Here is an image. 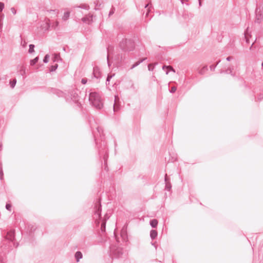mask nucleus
I'll list each match as a JSON object with an SVG mask.
<instances>
[{
  "instance_id": "f257e3e1",
  "label": "nucleus",
  "mask_w": 263,
  "mask_h": 263,
  "mask_svg": "<svg viewBox=\"0 0 263 263\" xmlns=\"http://www.w3.org/2000/svg\"><path fill=\"white\" fill-rule=\"evenodd\" d=\"M89 101L96 109H101L103 106V100L100 94L96 92L89 93Z\"/></svg>"
},
{
  "instance_id": "f03ea898",
  "label": "nucleus",
  "mask_w": 263,
  "mask_h": 263,
  "mask_svg": "<svg viewBox=\"0 0 263 263\" xmlns=\"http://www.w3.org/2000/svg\"><path fill=\"white\" fill-rule=\"evenodd\" d=\"M121 49L125 51H132L135 48L134 42L130 39H124L119 44Z\"/></svg>"
},
{
  "instance_id": "7ed1b4c3",
  "label": "nucleus",
  "mask_w": 263,
  "mask_h": 263,
  "mask_svg": "<svg viewBox=\"0 0 263 263\" xmlns=\"http://www.w3.org/2000/svg\"><path fill=\"white\" fill-rule=\"evenodd\" d=\"M256 17L255 22L260 23L263 18V8L261 10L260 9H256Z\"/></svg>"
},
{
  "instance_id": "20e7f679",
  "label": "nucleus",
  "mask_w": 263,
  "mask_h": 263,
  "mask_svg": "<svg viewBox=\"0 0 263 263\" xmlns=\"http://www.w3.org/2000/svg\"><path fill=\"white\" fill-rule=\"evenodd\" d=\"M6 238L10 241H13L14 239V231L11 230L7 232L6 236Z\"/></svg>"
},
{
  "instance_id": "39448f33",
  "label": "nucleus",
  "mask_w": 263,
  "mask_h": 263,
  "mask_svg": "<svg viewBox=\"0 0 263 263\" xmlns=\"http://www.w3.org/2000/svg\"><path fill=\"white\" fill-rule=\"evenodd\" d=\"M94 77L97 79H99L101 77V74L99 71V69L97 67L93 68V72Z\"/></svg>"
},
{
  "instance_id": "423d86ee",
  "label": "nucleus",
  "mask_w": 263,
  "mask_h": 263,
  "mask_svg": "<svg viewBox=\"0 0 263 263\" xmlns=\"http://www.w3.org/2000/svg\"><path fill=\"white\" fill-rule=\"evenodd\" d=\"M74 257L76 258V261L78 262L80 259H81L83 257L82 253L80 251H77L75 253Z\"/></svg>"
},
{
  "instance_id": "0eeeda50",
  "label": "nucleus",
  "mask_w": 263,
  "mask_h": 263,
  "mask_svg": "<svg viewBox=\"0 0 263 263\" xmlns=\"http://www.w3.org/2000/svg\"><path fill=\"white\" fill-rule=\"evenodd\" d=\"M158 235L157 231L155 230H152L150 232V237L152 238V239H155Z\"/></svg>"
},
{
  "instance_id": "6e6552de",
  "label": "nucleus",
  "mask_w": 263,
  "mask_h": 263,
  "mask_svg": "<svg viewBox=\"0 0 263 263\" xmlns=\"http://www.w3.org/2000/svg\"><path fill=\"white\" fill-rule=\"evenodd\" d=\"M208 70V68L207 67V66H203L202 68H201L200 70H199L198 71V73L200 74H204Z\"/></svg>"
},
{
  "instance_id": "1a4fd4ad",
  "label": "nucleus",
  "mask_w": 263,
  "mask_h": 263,
  "mask_svg": "<svg viewBox=\"0 0 263 263\" xmlns=\"http://www.w3.org/2000/svg\"><path fill=\"white\" fill-rule=\"evenodd\" d=\"M158 220L156 219H152L150 221V224L152 228H156L158 225Z\"/></svg>"
},
{
  "instance_id": "9d476101",
  "label": "nucleus",
  "mask_w": 263,
  "mask_h": 263,
  "mask_svg": "<svg viewBox=\"0 0 263 263\" xmlns=\"http://www.w3.org/2000/svg\"><path fill=\"white\" fill-rule=\"evenodd\" d=\"M165 181L166 182L165 189L168 191H170V189H171L172 186L171 183L167 182V174H166L165 176Z\"/></svg>"
},
{
  "instance_id": "9b49d317",
  "label": "nucleus",
  "mask_w": 263,
  "mask_h": 263,
  "mask_svg": "<svg viewBox=\"0 0 263 263\" xmlns=\"http://www.w3.org/2000/svg\"><path fill=\"white\" fill-rule=\"evenodd\" d=\"M147 58H143L142 59H141V60L136 62L134 64H133L132 65V66L131 67L130 69H133L135 67H136V66H138L140 63H141L142 62H143L144 61H145Z\"/></svg>"
},
{
  "instance_id": "f8f14e48",
  "label": "nucleus",
  "mask_w": 263,
  "mask_h": 263,
  "mask_svg": "<svg viewBox=\"0 0 263 263\" xmlns=\"http://www.w3.org/2000/svg\"><path fill=\"white\" fill-rule=\"evenodd\" d=\"M248 31V28H247V31L245 33V38L247 43H249V37L251 36V35L249 34Z\"/></svg>"
},
{
  "instance_id": "ddd939ff",
  "label": "nucleus",
  "mask_w": 263,
  "mask_h": 263,
  "mask_svg": "<svg viewBox=\"0 0 263 263\" xmlns=\"http://www.w3.org/2000/svg\"><path fill=\"white\" fill-rule=\"evenodd\" d=\"M105 226H106V220H104L102 223L101 226V230L102 233H104L105 232Z\"/></svg>"
},
{
  "instance_id": "4468645a",
  "label": "nucleus",
  "mask_w": 263,
  "mask_h": 263,
  "mask_svg": "<svg viewBox=\"0 0 263 263\" xmlns=\"http://www.w3.org/2000/svg\"><path fill=\"white\" fill-rule=\"evenodd\" d=\"M39 61V57H37L35 58L34 59L30 60V65L33 66L34 65Z\"/></svg>"
},
{
  "instance_id": "2eb2a0df",
  "label": "nucleus",
  "mask_w": 263,
  "mask_h": 263,
  "mask_svg": "<svg viewBox=\"0 0 263 263\" xmlns=\"http://www.w3.org/2000/svg\"><path fill=\"white\" fill-rule=\"evenodd\" d=\"M115 254L117 257H120L122 254V250L120 249H118L115 252Z\"/></svg>"
},
{
  "instance_id": "dca6fc26",
  "label": "nucleus",
  "mask_w": 263,
  "mask_h": 263,
  "mask_svg": "<svg viewBox=\"0 0 263 263\" xmlns=\"http://www.w3.org/2000/svg\"><path fill=\"white\" fill-rule=\"evenodd\" d=\"M117 97H115V103L114 104V111H117L119 109V108H118L117 104Z\"/></svg>"
},
{
  "instance_id": "f3484780",
  "label": "nucleus",
  "mask_w": 263,
  "mask_h": 263,
  "mask_svg": "<svg viewBox=\"0 0 263 263\" xmlns=\"http://www.w3.org/2000/svg\"><path fill=\"white\" fill-rule=\"evenodd\" d=\"M3 175H4V173H3V168H2V163H0V179L1 180H2L4 179Z\"/></svg>"
},
{
  "instance_id": "a211bd4d",
  "label": "nucleus",
  "mask_w": 263,
  "mask_h": 263,
  "mask_svg": "<svg viewBox=\"0 0 263 263\" xmlns=\"http://www.w3.org/2000/svg\"><path fill=\"white\" fill-rule=\"evenodd\" d=\"M34 45L33 44L29 45V49L28 50L29 53H31L34 51Z\"/></svg>"
},
{
  "instance_id": "6ab92c4d",
  "label": "nucleus",
  "mask_w": 263,
  "mask_h": 263,
  "mask_svg": "<svg viewBox=\"0 0 263 263\" xmlns=\"http://www.w3.org/2000/svg\"><path fill=\"white\" fill-rule=\"evenodd\" d=\"M162 69L164 70L165 69H169L170 70L173 71L174 72H175V70L173 69V68L172 66H163L162 67Z\"/></svg>"
},
{
  "instance_id": "aec40b11",
  "label": "nucleus",
  "mask_w": 263,
  "mask_h": 263,
  "mask_svg": "<svg viewBox=\"0 0 263 263\" xmlns=\"http://www.w3.org/2000/svg\"><path fill=\"white\" fill-rule=\"evenodd\" d=\"M47 12L53 14L55 16H57L58 13V11L57 10H47Z\"/></svg>"
},
{
  "instance_id": "412c9836",
  "label": "nucleus",
  "mask_w": 263,
  "mask_h": 263,
  "mask_svg": "<svg viewBox=\"0 0 263 263\" xmlns=\"http://www.w3.org/2000/svg\"><path fill=\"white\" fill-rule=\"evenodd\" d=\"M82 21L86 23H89L90 22V17H84L82 18Z\"/></svg>"
},
{
  "instance_id": "4be33fe9",
  "label": "nucleus",
  "mask_w": 263,
  "mask_h": 263,
  "mask_svg": "<svg viewBox=\"0 0 263 263\" xmlns=\"http://www.w3.org/2000/svg\"><path fill=\"white\" fill-rule=\"evenodd\" d=\"M220 60H219V61L217 62V63H216V64L215 65H211V66H210V68L211 70H212V71H214V70H215V68H216V66H217V65L220 63Z\"/></svg>"
},
{
  "instance_id": "5701e85b",
  "label": "nucleus",
  "mask_w": 263,
  "mask_h": 263,
  "mask_svg": "<svg viewBox=\"0 0 263 263\" xmlns=\"http://www.w3.org/2000/svg\"><path fill=\"white\" fill-rule=\"evenodd\" d=\"M69 15H70L69 12H65L63 18L64 20H66L69 17Z\"/></svg>"
},
{
  "instance_id": "b1692460",
  "label": "nucleus",
  "mask_w": 263,
  "mask_h": 263,
  "mask_svg": "<svg viewBox=\"0 0 263 263\" xmlns=\"http://www.w3.org/2000/svg\"><path fill=\"white\" fill-rule=\"evenodd\" d=\"M58 65L57 64H55L54 65L51 66L50 67V71L51 72L55 71L57 69V68H58Z\"/></svg>"
},
{
  "instance_id": "393cba45",
  "label": "nucleus",
  "mask_w": 263,
  "mask_h": 263,
  "mask_svg": "<svg viewBox=\"0 0 263 263\" xmlns=\"http://www.w3.org/2000/svg\"><path fill=\"white\" fill-rule=\"evenodd\" d=\"M16 83V79H14L12 81H11L10 82V86L12 88H14L15 84Z\"/></svg>"
},
{
  "instance_id": "a878e982",
  "label": "nucleus",
  "mask_w": 263,
  "mask_h": 263,
  "mask_svg": "<svg viewBox=\"0 0 263 263\" xmlns=\"http://www.w3.org/2000/svg\"><path fill=\"white\" fill-rule=\"evenodd\" d=\"M49 55L48 54H46L45 57H44V58L43 59V62L45 63H48V61H49Z\"/></svg>"
},
{
  "instance_id": "bb28decb",
  "label": "nucleus",
  "mask_w": 263,
  "mask_h": 263,
  "mask_svg": "<svg viewBox=\"0 0 263 263\" xmlns=\"http://www.w3.org/2000/svg\"><path fill=\"white\" fill-rule=\"evenodd\" d=\"M101 205H100L99 207L98 208V209L96 211L95 214L97 215L98 217H100L101 216V212H100V208Z\"/></svg>"
},
{
  "instance_id": "cd10ccee",
  "label": "nucleus",
  "mask_w": 263,
  "mask_h": 263,
  "mask_svg": "<svg viewBox=\"0 0 263 263\" xmlns=\"http://www.w3.org/2000/svg\"><path fill=\"white\" fill-rule=\"evenodd\" d=\"M71 96H72V97H73V98L74 99V100L76 101V100H78V95L76 92H74L73 93V95L71 94Z\"/></svg>"
},
{
  "instance_id": "c85d7f7f",
  "label": "nucleus",
  "mask_w": 263,
  "mask_h": 263,
  "mask_svg": "<svg viewBox=\"0 0 263 263\" xmlns=\"http://www.w3.org/2000/svg\"><path fill=\"white\" fill-rule=\"evenodd\" d=\"M177 90V87L175 86H173L171 87L170 91L171 93H174Z\"/></svg>"
},
{
  "instance_id": "c756f323",
  "label": "nucleus",
  "mask_w": 263,
  "mask_h": 263,
  "mask_svg": "<svg viewBox=\"0 0 263 263\" xmlns=\"http://www.w3.org/2000/svg\"><path fill=\"white\" fill-rule=\"evenodd\" d=\"M154 66L153 64H149L148 65V69L149 71H152L154 69Z\"/></svg>"
},
{
  "instance_id": "7c9ffc66",
  "label": "nucleus",
  "mask_w": 263,
  "mask_h": 263,
  "mask_svg": "<svg viewBox=\"0 0 263 263\" xmlns=\"http://www.w3.org/2000/svg\"><path fill=\"white\" fill-rule=\"evenodd\" d=\"M20 73L21 74H22V76H23L24 74H25V68L24 67H21V69H20Z\"/></svg>"
},
{
  "instance_id": "2f4dec72",
  "label": "nucleus",
  "mask_w": 263,
  "mask_h": 263,
  "mask_svg": "<svg viewBox=\"0 0 263 263\" xmlns=\"http://www.w3.org/2000/svg\"><path fill=\"white\" fill-rule=\"evenodd\" d=\"M6 208L8 211L11 210V205L10 203H7L6 205Z\"/></svg>"
},
{
  "instance_id": "473e14b6",
  "label": "nucleus",
  "mask_w": 263,
  "mask_h": 263,
  "mask_svg": "<svg viewBox=\"0 0 263 263\" xmlns=\"http://www.w3.org/2000/svg\"><path fill=\"white\" fill-rule=\"evenodd\" d=\"M112 77V76H109V75H108L107 76V78L106 79V85L109 84V82L110 80L111 79Z\"/></svg>"
},
{
  "instance_id": "72a5a7b5",
  "label": "nucleus",
  "mask_w": 263,
  "mask_h": 263,
  "mask_svg": "<svg viewBox=\"0 0 263 263\" xmlns=\"http://www.w3.org/2000/svg\"><path fill=\"white\" fill-rule=\"evenodd\" d=\"M4 4L2 2H0V13L3 11L4 8Z\"/></svg>"
},
{
  "instance_id": "f704fd0d",
  "label": "nucleus",
  "mask_w": 263,
  "mask_h": 263,
  "mask_svg": "<svg viewBox=\"0 0 263 263\" xmlns=\"http://www.w3.org/2000/svg\"><path fill=\"white\" fill-rule=\"evenodd\" d=\"M226 72L227 73H230L232 75H233L232 74V69L231 68H229L227 70H226Z\"/></svg>"
},
{
  "instance_id": "c9c22d12",
  "label": "nucleus",
  "mask_w": 263,
  "mask_h": 263,
  "mask_svg": "<svg viewBox=\"0 0 263 263\" xmlns=\"http://www.w3.org/2000/svg\"><path fill=\"white\" fill-rule=\"evenodd\" d=\"M11 11L14 15L16 14V11L14 7H12L11 8Z\"/></svg>"
},
{
  "instance_id": "e433bc0d",
  "label": "nucleus",
  "mask_w": 263,
  "mask_h": 263,
  "mask_svg": "<svg viewBox=\"0 0 263 263\" xmlns=\"http://www.w3.org/2000/svg\"><path fill=\"white\" fill-rule=\"evenodd\" d=\"M87 82V80L86 79H82V80H81V83L83 84H86Z\"/></svg>"
},
{
  "instance_id": "4c0bfd02",
  "label": "nucleus",
  "mask_w": 263,
  "mask_h": 263,
  "mask_svg": "<svg viewBox=\"0 0 263 263\" xmlns=\"http://www.w3.org/2000/svg\"><path fill=\"white\" fill-rule=\"evenodd\" d=\"M26 45H27V42H26L25 41H23V42H22V45L24 47H26Z\"/></svg>"
},
{
  "instance_id": "58836bf2",
  "label": "nucleus",
  "mask_w": 263,
  "mask_h": 263,
  "mask_svg": "<svg viewBox=\"0 0 263 263\" xmlns=\"http://www.w3.org/2000/svg\"><path fill=\"white\" fill-rule=\"evenodd\" d=\"M232 59V57H228L227 58L226 60L228 61H230V60H231Z\"/></svg>"
},
{
  "instance_id": "ea45409f",
  "label": "nucleus",
  "mask_w": 263,
  "mask_h": 263,
  "mask_svg": "<svg viewBox=\"0 0 263 263\" xmlns=\"http://www.w3.org/2000/svg\"><path fill=\"white\" fill-rule=\"evenodd\" d=\"M188 0H181V2L182 4H183L185 2H187Z\"/></svg>"
},
{
  "instance_id": "a19ab883",
  "label": "nucleus",
  "mask_w": 263,
  "mask_h": 263,
  "mask_svg": "<svg viewBox=\"0 0 263 263\" xmlns=\"http://www.w3.org/2000/svg\"><path fill=\"white\" fill-rule=\"evenodd\" d=\"M149 8H148V10H147V12L146 13V16H147L148 15V12H149Z\"/></svg>"
},
{
  "instance_id": "79ce46f5",
  "label": "nucleus",
  "mask_w": 263,
  "mask_h": 263,
  "mask_svg": "<svg viewBox=\"0 0 263 263\" xmlns=\"http://www.w3.org/2000/svg\"><path fill=\"white\" fill-rule=\"evenodd\" d=\"M107 62H108V65L109 66H110V64H109V59H108V55L107 56Z\"/></svg>"
},
{
  "instance_id": "37998d69",
  "label": "nucleus",
  "mask_w": 263,
  "mask_h": 263,
  "mask_svg": "<svg viewBox=\"0 0 263 263\" xmlns=\"http://www.w3.org/2000/svg\"><path fill=\"white\" fill-rule=\"evenodd\" d=\"M81 8H83L84 9H87V6H84L83 7H81Z\"/></svg>"
},
{
  "instance_id": "c03bdc74",
  "label": "nucleus",
  "mask_w": 263,
  "mask_h": 263,
  "mask_svg": "<svg viewBox=\"0 0 263 263\" xmlns=\"http://www.w3.org/2000/svg\"><path fill=\"white\" fill-rule=\"evenodd\" d=\"M201 0H198L199 1V6H200L201 5Z\"/></svg>"
},
{
  "instance_id": "a18cd8bd",
  "label": "nucleus",
  "mask_w": 263,
  "mask_h": 263,
  "mask_svg": "<svg viewBox=\"0 0 263 263\" xmlns=\"http://www.w3.org/2000/svg\"><path fill=\"white\" fill-rule=\"evenodd\" d=\"M149 4H146V5L145 6V8H147L148 7H149Z\"/></svg>"
},
{
  "instance_id": "49530a36",
  "label": "nucleus",
  "mask_w": 263,
  "mask_h": 263,
  "mask_svg": "<svg viewBox=\"0 0 263 263\" xmlns=\"http://www.w3.org/2000/svg\"><path fill=\"white\" fill-rule=\"evenodd\" d=\"M114 13L113 11H110L109 13V15H110L111 14H112V13Z\"/></svg>"
},
{
  "instance_id": "de8ad7c7",
  "label": "nucleus",
  "mask_w": 263,
  "mask_h": 263,
  "mask_svg": "<svg viewBox=\"0 0 263 263\" xmlns=\"http://www.w3.org/2000/svg\"><path fill=\"white\" fill-rule=\"evenodd\" d=\"M253 44H254V43H252V44L251 46L250 47V50H251V49H252V46H253Z\"/></svg>"
},
{
  "instance_id": "09e8293b",
  "label": "nucleus",
  "mask_w": 263,
  "mask_h": 263,
  "mask_svg": "<svg viewBox=\"0 0 263 263\" xmlns=\"http://www.w3.org/2000/svg\"><path fill=\"white\" fill-rule=\"evenodd\" d=\"M152 244L153 246H154L156 248V246L155 243H152Z\"/></svg>"
},
{
  "instance_id": "8fccbe9b",
  "label": "nucleus",
  "mask_w": 263,
  "mask_h": 263,
  "mask_svg": "<svg viewBox=\"0 0 263 263\" xmlns=\"http://www.w3.org/2000/svg\"><path fill=\"white\" fill-rule=\"evenodd\" d=\"M168 70H166V74H168Z\"/></svg>"
},
{
  "instance_id": "3c124183",
  "label": "nucleus",
  "mask_w": 263,
  "mask_h": 263,
  "mask_svg": "<svg viewBox=\"0 0 263 263\" xmlns=\"http://www.w3.org/2000/svg\"><path fill=\"white\" fill-rule=\"evenodd\" d=\"M58 22H56V23H55V25H56V26H58Z\"/></svg>"
},
{
  "instance_id": "603ef678",
  "label": "nucleus",
  "mask_w": 263,
  "mask_h": 263,
  "mask_svg": "<svg viewBox=\"0 0 263 263\" xmlns=\"http://www.w3.org/2000/svg\"><path fill=\"white\" fill-rule=\"evenodd\" d=\"M63 49L64 51H65V47H64Z\"/></svg>"
},
{
  "instance_id": "864d4df0",
  "label": "nucleus",
  "mask_w": 263,
  "mask_h": 263,
  "mask_svg": "<svg viewBox=\"0 0 263 263\" xmlns=\"http://www.w3.org/2000/svg\"><path fill=\"white\" fill-rule=\"evenodd\" d=\"M261 66L263 68V62L261 63Z\"/></svg>"
}]
</instances>
